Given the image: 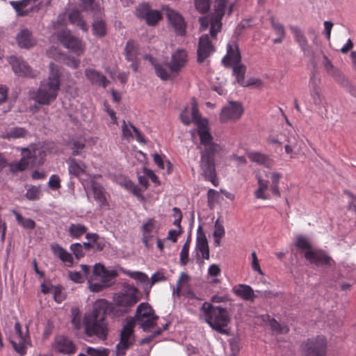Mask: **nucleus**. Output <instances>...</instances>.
<instances>
[{
	"label": "nucleus",
	"mask_w": 356,
	"mask_h": 356,
	"mask_svg": "<svg viewBox=\"0 0 356 356\" xmlns=\"http://www.w3.org/2000/svg\"><path fill=\"white\" fill-rule=\"evenodd\" d=\"M201 317L217 332L228 335L230 317L226 308L204 302L200 307Z\"/></svg>",
	"instance_id": "7ed1b4c3"
},
{
	"label": "nucleus",
	"mask_w": 356,
	"mask_h": 356,
	"mask_svg": "<svg viewBox=\"0 0 356 356\" xmlns=\"http://www.w3.org/2000/svg\"><path fill=\"white\" fill-rule=\"evenodd\" d=\"M67 163L70 175L78 177L85 171L86 166L82 162L78 163L75 159H72L68 161Z\"/></svg>",
	"instance_id": "09e8293b"
},
{
	"label": "nucleus",
	"mask_w": 356,
	"mask_h": 356,
	"mask_svg": "<svg viewBox=\"0 0 356 356\" xmlns=\"http://www.w3.org/2000/svg\"><path fill=\"white\" fill-rule=\"evenodd\" d=\"M15 331L18 336L19 341L16 342L12 339H9L14 350L21 355H24L26 353L28 345H31V339L29 334V328L26 327V332L22 330V327L19 321L15 323Z\"/></svg>",
	"instance_id": "f3484780"
},
{
	"label": "nucleus",
	"mask_w": 356,
	"mask_h": 356,
	"mask_svg": "<svg viewBox=\"0 0 356 356\" xmlns=\"http://www.w3.org/2000/svg\"><path fill=\"white\" fill-rule=\"evenodd\" d=\"M243 113V108L238 102H229L220 113V121L222 123L238 120Z\"/></svg>",
	"instance_id": "2eb2a0df"
},
{
	"label": "nucleus",
	"mask_w": 356,
	"mask_h": 356,
	"mask_svg": "<svg viewBox=\"0 0 356 356\" xmlns=\"http://www.w3.org/2000/svg\"><path fill=\"white\" fill-rule=\"evenodd\" d=\"M41 195V190L40 186H31L27 189L25 197L31 201L39 200Z\"/></svg>",
	"instance_id": "6e6d98bb"
},
{
	"label": "nucleus",
	"mask_w": 356,
	"mask_h": 356,
	"mask_svg": "<svg viewBox=\"0 0 356 356\" xmlns=\"http://www.w3.org/2000/svg\"><path fill=\"white\" fill-rule=\"evenodd\" d=\"M191 118L192 120L197 124V127L204 124H208V121L205 118H202L197 108V102L193 99L191 103Z\"/></svg>",
	"instance_id": "3c124183"
},
{
	"label": "nucleus",
	"mask_w": 356,
	"mask_h": 356,
	"mask_svg": "<svg viewBox=\"0 0 356 356\" xmlns=\"http://www.w3.org/2000/svg\"><path fill=\"white\" fill-rule=\"evenodd\" d=\"M157 318L158 316L149 304L142 302L137 307L133 320L134 322L138 323L144 331H147L156 325Z\"/></svg>",
	"instance_id": "6e6552de"
},
{
	"label": "nucleus",
	"mask_w": 356,
	"mask_h": 356,
	"mask_svg": "<svg viewBox=\"0 0 356 356\" xmlns=\"http://www.w3.org/2000/svg\"><path fill=\"white\" fill-rule=\"evenodd\" d=\"M257 180L259 185L258 188L254 191V196L257 199L268 200L269 195L266 193L268 188V181L264 180L261 175H257Z\"/></svg>",
	"instance_id": "58836bf2"
},
{
	"label": "nucleus",
	"mask_w": 356,
	"mask_h": 356,
	"mask_svg": "<svg viewBox=\"0 0 356 356\" xmlns=\"http://www.w3.org/2000/svg\"><path fill=\"white\" fill-rule=\"evenodd\" d=\"M196 250L201 253L204 259H209V248L206 236L204 234L197 236L196 239Z\"/></svg>",
	"instance_id": "ea45409f"
},
{
	"label": "nucleus",
	"mask_w": 356,
	"mask_h": 356,
	"mask_svg": "<svg viewBox=\"0 0 356 356\" xmlns=\"http://www.w3.org/2000/svg\"><path fill=\"white\" fill-rule=\"evenodd\" d=\"M49 74L47 79L40 81L37 90L29 91V97L40 105L49 106L54 102L60 88L61 74L58 67L54 63L49 65Z\"/></svg>",
	"instance_id": "f03ea898"
},
{
	"label": "nucleus",
	"mask_w": 356,
	"mask_h": 356,
	"mask_svg": "<svg viewBox=\"0 0 356 356\" xmlns=\"http://www.w3.org/2000/svg\"><path fill=\"white\" fill-rule=\"evenodd\" d=\"M85 76L87 79L92 83L106 88L109 83V81L101 72L95 69L87 68L85 70Z\"/></svg>",
	"instance_id": "7c9ffc66"
},
{
	"label": "nucleus",
	"mask_w": 356,
	"mask_h": 356,
	"mask_svg": "<svg viewBox=\"0 0 356 356\" xmlns=\"http://www.w3.org/2000/svg\"><path fill=\"white\" fill-rule=\"evenodd\" d=\"M58 39L63 44L65 47L70 49L77 56L83 54L85 46L82 41L72 35L70 31L63 30L58 34Z\"/></svg>",
	"instance_id": "f8f14e48"
},
{
	"label": "nucleus",
	"mask_w": 356,
	"mask_h": 356,
	"mask_svg": "<svg viewBox=\"0 0 356 356\" xmlns=\"http://www.w3.org/2000/svg\"><path fill=\"white\" fill-rule=\"evenodd\" d=\"M323 65L327 74L331 76L336 81L341 84L346 83L347 81L346 80L344 75L332 64L328 57L326 55H323Z\"/></svg>",
	"instance_id": "cd10ccee"
},
{
	"label": "nucleus",
	"mask_w": 356,
	"mask_h": 356,
	"mask_svg": "<svg viewBox=\"0 0 356 356\" xmlns=\"http://www.w3.org/2000/svg\"><path fill=\"white\" fill-rule=\"evenodd\" d=\"M124 51L126 59L127 60H132L138 58V56L139 54L138 47L134 40H129L127 41Z\"/></svg>",
	"instance_id": "49530a36"
},
{
	"label": "nucleus",
	"mask_w": 356,
	"mask_h": 356,
	"mask_svg": "<svg viewBox=\"0 0 356 356\" xmlns=\"http://www.w3.org/2000/svg\"><path fill=\"white\" fill-rule=\"evenodd\" d=\"M92 33L95 36L98 38L104 37L106 35L107 29L106 25L102 18L94 20L92 24Z\"/></svg>",
	"instance_id": "37998d69"
},
{
	"label": "nucleus",
	"mask_w": 356,
	"mask_h": 356,
	"mask_svg": "<svg viewBox=\"0 0 356 356\" xmlns=\"http://www.w3.org/2000/svg\"><path fill=\"white\" fill-rule=\"evenodd\" d=\"M132 344L120 339V342L116 346L117 356H124L126 350Z\"/></svg>",
	"instance_id": "e2e57ef3"
},
{
	"label": "nucleus",
	"mask_w": 356,
	"mask_h": 356,
	"mask_svg": "<svg viewBox=\"0 0 356 356\" xmlns=\"http://www.w3.org/2000/svg\"><path fill=\"white\" fill-rule=\"evenodd\" d=\"M234 3L229 2V0H216L214 11L212 13L211 28L210 33L213 38L221 31L222 19L227 13L229 15L232 14Z\"/></svg>",
	"instance_id": "423d86ee"
},
{
	"label": "nucleus",
	"mask_w": 356,
	"mask_h": 356,
	"mask_svg": "<svg viewBox=\"0 0 356 356\" xmlns=\"http://www.w3.org/2000/svg\"><path fill=\"white\" fill-rule=\"evenodd\" d=\"M173 216L175 218V220L173 222V225L177 227H180L181 222L182 219V213L181 210L177 207H174L172 209Z\"/></svg>",
	"instance_id": "774afa93"
},
{
	"label": "nucleus",
	"mask_w": 356,
	"mask_h": 356,
	"mask_svg": "<svg viewBox=\"0 0 356 356\" xmlns=\"http://www.w3.org/2000/svg\"><path fill=\"white\" fill-rule=\"evenodd\" d=\"M229 67H232L233 74L236 78V82L241 86H245V65L241 62Z\"/></svg>",
	"instance_id": "79ce46f5"
},
{
	"label": "nucleus",
	"mask_w": 356,
	"mask_h": 356,
	"mask_svg": "<svg viewBox=\"0 0 356 356\" xmlns=\"http://www.w3.org/2000/svg\"><path fill=\"white\" fill-rule=\"evenodd\" d=\"M118 275L115 270H107L103 265L96 264L88 279L89 289L91 291L99 292L102 289L111 286L113 283V279Z\"/></svg>",
	"instance_id": "20e7f679"
},
{
	"label": "nucleus",
	"mask_w": 356,
	"mask_h": 356,
	"mask_svg": "<svg viewBox=\"0 0 356 356\" xmlns=\"http://www.w3.org/2000/svg\"><path fill=\"white\" fill-rule=\"evenodd\" d=\"M68 18L72 24L78 26L83 31H88V27L78 10H73L71 11L69 13Z\"/></svg>",
	"instance_id": "a19ab883"
},
{
	"label": "nucleus",
	"mask_w": 356,
	"mask_h": 356,
	"mask_svg": "<svg viewBox=\"0 0 356 356\" xmlns=\"http://www.w3.org/2000/svg\"><path fill=\"white\" fill-rule=\"evenodd\" d=\"M70 248L76 259H80L84 255L83 245L79 243L71 244Z\"/></svg>",
	"instance_id": "680f3d73"
},
{
	"label": "nucleus",
	"mask_w": 356,
	"mask_h": 356,
	"mask_svg": "<svg viewBox=\"0 0 356 356\" xmlns=\"http://www.w3.org/2000/svg\"><path fill=\"white\" fill-rule=\"evenodd\" d=\"M296 246L302 251H304V253L309 251V250H313L309 241L307 239L306 237L302 236L297 237Z\"/></svg>",
	"instance_id": "4d7b16f0"
},
{
	"label": "nucleus",
	"mask_w": 356,
	"mask_h": 356,
	"mask_svg": "<svg viewBox=\"0 0 356 356\" xmlns=\"http://www.w3.org/2000/svg\"><path fill=\"white\" fill-rule=\"evenodd\" d=\"M300 348L305 356H325L327 340L324 336H317L304 341Z\"/></svg>",
	"instance_id": "1a4fd4ad"
},
{
	"label": "nucleus",
	"mask_w": 356,
	"mask_h": 356,
	"mask_svg": "<svg viewBox=\"0 0 356 356\" xmlns=\"http://www.w3.org/2000/svg\"><path fill=\"white\" fill-rule=\"evenodd\" d=\"M270 22L271 26L276 34L279 36H285V29L284 26L280 23L274 17H270Z\"/></svg>",
	"instance_id": "052dcab7"
},
{
	"label": "nucleus",
	"mask_w": 356,
	"mask_h": 356,
	"mask_svg": "<svg viewBox=\"0 0 356 356\" xmlns=\"http://www.w3.org/2000/svg\"><path fill=\"white\" fill-rule=\"evenodd\" d=\"M268 175H270V178L271 181L270 190L272 191V193L276 197H280L281 196V193L279 188V184L280 180L282 177V174L278 172H268L266 174V176H268Z\"/></svg>",
	"instance_id": "a18cd8bd"
},
{
	"label": "nucleus",
	"mask_w": 356,
	"mask_h": 356,
	"mask_svg": "<svg viewBox=\"0 0 356 356\" xmlns=\"http://www.w3.org/2000/svg\"><path fill=\"white\" fill-rule=\"evenodd\" d=\"M191 241L190 237H188L183 245L181 250L180 252L179 263L181 266H186L188 261V253H189V243Z\"/></svg>",
	"instance_id": "5fc2aeb1"
},
{
	"label": "nucleus",
	"mask_w": 356,
	"mask_h": 356,
	"mask_svg": "<svg viewBox=\"0 0 356 356\" xmlns=\"http://www.w3.org/2000/svg\"><path fill=\"white\" fill-rule=\"evenodd\" d=\"M111 307V305L107 300L100 299L95 301L90 312L85 314L83 325L87 337H95L100 341L107 339L108 324L106 320V314Z\"/></svg>",
	"instance_id": "f257e3e1"
},
{
	"label": "nucleus",
	"mask_w": 356,
	"mask_h": 356,
	"mask_svg": "<svg viewBox=\"0 0 356 356\" xmlns=\"http://www.w3.org/2000/svg\"><path fill=\"white\" fill-rule=\"evenodd\" d=\"M246 154L251 162L259 165L268 169H271L275 165V160L269 154L258 151H250Z\"/></svg>",
	"instance_id": "b1692460"
},
{
	"label": "nucleus",
	"mask_w": 356,
	"mask_h": 356,
	"mask_svg": "<svg viewBox=\"0 0 356 356\" xmlns=\"http://www.w3.org/2000/svg\"><path fill=\"white\" fill-rule=\"evenodd\" d=\"M187 53L184 49H177L171 56L170 62L168 63L170 72H179L186 63Z\"/></svg>",
	"instance_id": "bb28decb"
},
{
	"label": "nucleus",
	"mask_w": 356,
	"mask_h": 356,
	"mask_svg": "<svg viewBox=\"0 0 356 356\" xmlns=\"http://www.w3.org/2000/svg\"><path fill=\"white\" fill-rule=\"evenodd\" d=\"M136 15L144 19L149 26H155L162 18L161 13L157 10H152L148 3L140 4L136 9Z\"/></svg>",
	"instance_id": "dca6fc26"
},
{
	"label": "nucleus",
	"mask_w": 356,
	"mask_h": 356,
	"mask_svg": "<svg viewBox=\"0 0 356 356\" xmlns=\"http://www.w3.org/2000/svg\"><path fill=\"white\" fill-rule=\"evenodd\" d=\"M9 63L12 65L14 72L18 76H24L33 78L38 76V72L33 70L29 65L21 58L10 56Z\"/></svg>",
	"instance_id": "412c9836"
},
{
	"label": "nucleus",
	"mask_w": 356,
	"mask_h": 356,
	"mask_svg": "<svg viewBox=\"0 0 356 356\" xmlns=\"http://www.w3.org/2000/svg\"><path fill=\"white\" fill-rule=\"evenodd\" d=\"M165 11L170 25L173 29L175 34L179 36H184L186 34V22L184 17L177 11L165 6L163 8Z\"/></svg>",
	"instance_id": "ddd939ff"
},
{
	"label": "nucleus",
	"mask_w": 356,
	"mask_h": 356,
	"mask_svg": "<svg viewBox=\"0 0 356 356\" xmlns=\"http://www.w3.org/2000/svg\"><path fill=\"white\" fill-rule=\"evenodd\" d=\"M217 152H200V168L201 175L206 181H210L214 186L219 184L215 165V156Z\"/></svg>",
	"instance_id": "0eeeda50"
},
{
	"label": "nucleus",
	"mask_w": 356,
	"mask_h": 356,
	"mask_svg": "<svg viewBox=\"0 0 356 356\" xmlns=\"http://www.w3.org/2000/svg\"><path fill=\"white\" fill-rule=\"evenodd\" d=\"M122 272L129 277L138 281L141 284H143L145 289H149L154 284L166 280V277L163 273L161 271L154 273L152 275L150 280L145 273L140 271H131L122 268Z\"/></svg>",
	"instance_id": "9d476101"
},
{
	"label": "nucleus",
	"mask_w": 356,
	"mask_h": 356,
	"mask_svg": "<svg viewBox=\"0 0 356 356\" xmlns=\"http://www.w3.org/2000/svg\"><path fill=\"white\" fill-rule=\"evenodd\" d=\"M113 299L116 305L122 307L124 312H127L130 307L139 301L140 293L134 286L124 283L122 289L114 293Z\"/></svg>",
	"instance_id": "39448f33"
},
{
	"label": "nucleus",
	"mask_w": 356,
	"mask_h": 356,
	"mask_svg": "<svg viewBox=\"0 0 356 356\" xmlns=\"http://www.w3.org/2000/svg\"><path fill=\"white\" fill-rule=\"evenodd\" d=\"M289 29L293 34L295 41L298 44L300 49L304 53V55L306 56L314 57V51L309 47L308 40L303 31L296 26H290Z\"/></svg>",
	"instance_id": "5701e85b"
},
{
	"label": "nucleus",
	"mask_w": 356,
	"mask_h": 356,
	"mask_svg": "<svg viewBox=\"0 0 356 356\" xmlns=\"http://www.w3.org/2000/svg\"><path fill=\"white\" fill-rule=\"evenodd\" d=\"M48 185L52 190H57L60 188V179L57 175H52L49 179Z\"/></svg>",
	"instance_id": "0e129e2a"
},
{
	"label": "nucleus",
	"mask_w": 356,
	"mask_h": 356,
	"mask_svg": "<svg viewBox=\"0 0 356 356\" xmlns=\"http://www.w3.org/2000/svg\"><path fill=\"white\" fill-rule=\"evenodd\" d=\"M241 62V55L238 46L235 44L228 43L227 45V54L222 58V63L226 67Z\"/></svg>",
	"instance_id": "a878e982"
},
{
	"label": "nucleus",
	"mask_w": 356,
	"mask_h": 356,
	"mask_svg": "<svg viewBox=\"0 0 356 356\" xmlns=\"http://www.w3.org/2000/svg\"><path fill=\"white\" fill-rule=\"evenodd\" d=\"M319 83L320 80L316 78L314 75L310 77L309 81V94L314 104L318 107L323 106L325 102Z\"/></svg>",
	"instance_id": "393cba45"
},
{
	"label": "nucleus",
	"mask_w": 356,
	"mask_h": 356,
	"mask_svg": "<svg viewBox=\"0 0 356 356\" xmlns=\"http://www.w3.org/2000/svg\"><path fill=\"white\" fill-rule=\"evenodd\" d=\"M37 150L38 149L34 145H31L29 147L22 148V158L17 162L10 163V170L15 173L26 170L30 163L35 162L37 158Z\"/></svg>",
	"instance_id": "9b49d317"
},
{
	"label": "nucleus",
	"mask_w": 356,
	"mask_h": 356,
	"mask_svg": "<svg viewBox=\"0 0 356 356\" xmlns=\"http://www.w3.org/2000/svg\"><path fill=\"white\" fill-rule=\"evenodd\" d=\"M232 292L244 300L253 301L256 297L252 287L247 284H238L232 288Z\"/></svg>",
	"instance_id": "72a5a7b5"
},
{
	"label": "nucleus",
	"mask_w": 356,
	"mask_h": 356,
	"mask_svg": "<svg viewBox=\"0 0 356 356\" xmlns=\"http://www.w3.org/2000/svg\"><path fill=\"white\" fill-rule=\"evenodd\" d=\"M211 5V0H195V6L197 10L200 13H206L209 11Z\"/></svg>",
	"instance_id": "bf43d9fd"
},
{
	"label": "nucleus",
	"mask_w": 356,
	"mask_h": 356,
	"mask_svg": "<svg viewBox=\"0 0 356 356\" xmlns=\"http://www.w3.org/2000/svg\"><path fill=\"white\" fill-rule=\"evenodd\" d=\"M90 186L92 191L93 198L98 206L105 210L111 209V206L107 199V193L102 185L95 180H91Z\"/></svg>",
	"instance_id": "4be33fe9"
},
{
	"label": "nucleus",
	"mask_w": 356,
	"mask_h": 356,
	"mask_svg": "<svg viewBox=\"0 0 356 356\" xmlns=\"http://www.w3.org/2000/svg\"><path fill=\"white\" fill-rule=\"evenodd\" d=\"M86 353L89 356H108L109 350L105 348H95L88 347L86 348Z\"/></svg>",
	"instance_id": "13d9d810"
},
{
	"label": "nucleus",
	"mask_w": 356,
	"mask_h": 356,
	"mask_svg": "<svg viewBox=\"0 0 356 356\" xmlns=\"http://www.w3.org/2000/svg\"><path fill=\"white\" fill-rule=\"evenodd\" d=\"M32 3L30 0H21V1H11L10 4L15 10L17 15L25 16L29 13L27 10H24V8Z\"/></svg>",
	"instance_id": "8fccbe9b"
},
{
	"label": "nucleus",
	"mask_w": 356,
	"mask_h": 356,
	"mask_svg": "<svg viewBox=\"0 0 356 356\" xmlns=\"http://www.w3.org/2000/svg\"><path fill=\"white\" fill-rule=\"evenodd\" d=\"M305 258L316 266H331L334 261L321 250H309L304 253Z\"/></svg>",
	"instance_id": "a211bd4d"
},
{
	"label": "nucleus",
	"mask_w": 356,
	"mask_h": 356,
	"mask_svg": "<svg viewBox=\"0 0 356 356\" xmlns=\"http://www.w3.org/2000/svg\"><path fill=\"white\" fill-rule=\"evenodd\" d=\"M71 323L73 327L78 330H80L83 325L81 313L78 308L73 307L71 309Z\"/></svg>",
	"instance_id": "864d4df0"
},
{
	"label": "nucleus",
	"mask_w": 356,
	"mask_h": 356,
	"mask_svg": "<svg viewBox=\"0 0 356 356\" xmlns=\"http://www.w3.org/2000/svg\"><path fill=\"white\" fill-rule=\"evenodd\" d=\"M216 35L213 38L211 34H204L200 37L197 49V60L199 63H203L215 51L213 40L216 39Z\"/></svg>",
	"instance_id": "4468645a"
},
{
	"label": "nucleus",
	"mask_w": 356,
	"mask_h": 356,
	"mask_svg": "<svg viewBox=\"0 0 356 356\" xmlns=\"http://www.w3.org/2000/svg\"><path fill=\"white\" fill-rule=\"evenodd\" d=\"M142 232L143 242L146 248H149L152 245L150 243V240L156 232L154 219H148V220L143 225Z\"/></svg>",
	"instance_id": "473e14b6"
},
{
	"label": "nucleus",
	"mask_w": 356,
	"mask_h": 356,
	"mask_svg": "<svg viewBox=\"0 0 356 356\" xmlns=\"http://www.w3.org/2000/svg\"><path fill=\"white\" fill-rule=\"evenodd\" d=\"M12 212L15 215L17 223L23 228L26 229H33L35 228V223L34 220L31 218H23L22 216L15 210H13Z\"/></svg>",
	"instance_id": "603ef678"
},
{
	"label": "nucleus",
	"mask_w": 356,
	"mask_h": 356,
	"mask_svg": "<svg viewBox=\"0 0 356 356\" xmlns=\"http://www.w3.org/2000/svg\"><path fill=\"white\" fill-rule=\"evenodd\" d=\"M50 247L54 255L63 262L66 266H72L74 259L70 252L57 243H51Z\"/></svg>",
	"instance_id": "c756f323"
},
{
	"label": "nucleus",
	"mask_w": 356,
	"mask_h": 356,
	"mask_svg": "<svg viewBox=\"0 0 356 356\" xmlns=\"http://www.w3.org/2000/svg\"><path fill=\"white\" fill-rule=\"evenodd\" d=\"M88 227L81 223H72L69 226L68 232L69 234L73 238H79L83 234H86Z\"/></svg>",
	"instance_id": "de8ad7c7"
},
{
	"label": "nucleus",
	"mask_w": 356,
	"mask_h": 356,
	"mask_svg": "<svg viewBox=\"0 0 356 356\" xmlns=\"http://www.w3.org/2000/svg\"><path fill=\"white\" fill-rule=\"evenodd\" d=\"M79 6L83 11L92 13L95 15H102L101 9L94 0H81Z\"/></svg>",
	"instance_id": "c03bdc74"
},
{
	"label": "nucleus",
	"mask_w": 356,
	"mask_h": 356,
	"mask_svg": "<svg viewBox=\"0 0 356 356\" xmlns=\"http://www.w3.org/2000/svg\"><path fill=\"white\" fill-rule=\"evenodd\" d=\"M145 60H148L153 65L156 74L162 80L165 81L169 79L170 73L168 63H159L151 56L146 55Z\"/></svg>",
	"instance_id": "2f4dec72"
},
{
	"label": "nucleus",
	"mask_w": 356,
	"mask_h": 356,
	"mask_svg": "<svg viewBox=\"0 0 356 356\" xmlns=\"http://www.w3.org/2000/svg\"><path fill=\"white\" fill-rule=\"evenodd\" d=\"M16 40L19 47L29 49L35 44L31 37V33L28 29L22 30L16 36Z\"/></svg>",
	"instance_id": "c9c22d12"
},
{
	"label": "nucleus",
	"mask_w": 356,
	"mask_h": 356,
	"mask_svg": "<svg viewBox=\"0 0 356 356\" xmlns=\"http://www.w3.org/2000/svg\"><path fill=\"white\" fill-rule=\"evenodd\" d=\"M134 322L129 320L123 326L120 332V339L133 344L135 341L134 335Z\"/></svg>",
	"instance_id": "e433bc0d"
},
{
	"label": "nucleus",
	"mask_w": 356,
	"mask_h": 356,
	"mask_svg": "<svg viewBox=\"0 0 356 356\" xmlns=\"http://www.w3.org/2000/svg\"><path fill=\"white\" fill-rule=\"evenodd\" d=\"M69 277L76 283H83L86 280L85 276L81 273L77 271H70Z\"/></svg>",
	"instance_id": "338daca9"
},
{
	"label": "nucleus",
	"mask_w": 356,
	"mask_h": 356,
	"mask_svg": "<svg viewBox=\"0 0 356 356\" xmlns=\"http://www.w3.org/2000/svg\"><path fill=\"white\" fill-rule=\"evenodd\" d=\"M29 135L28 130L24 127H13L1 134L3 139L10 140L12 139L25 138Z\"/></svg>",
	"instance_id": "f704fd0d"
},
{
	"label": "nucleus",
	"mask_w": 356,
	"mask_h": 356,
	"mask_svg": "<svg viewBox=\"0 0 356 356\" xmlns=\"http://www.w3.org/2000/svg\"><path fill=\"white\" fill-rule=\"evenodd\" d=\"M52 347L56 353L62 355H72L76 351V345L72 340L62 335L55 338Z\"/></svg>",
	"instance_id": "6ab92c4d"
},
{
	"label": "nucleus",
	"mask_w": 356,
	"mask_h": 356,
	"mask_svg": "<svg viewBox=\"0 0 356 356\" xmlns=\"http://www.w3.org/2000/svg\"><path fill=\"white\" fill-rule=\"evenodd\" d=\"M197 134L200 137V145L204 146V148L200 152H209L212 150L213 152H217L218 145L213 142V137L209 130L208 124H202L197 127Z\"/></svg>",
	"instance_id": "aec40b11"
},
{
	"label": "nucleus",
	"mask_w": 356,
	"mask_h": 356,
	"mask_svg": "<svg viewBox=\"0 0 356 356\" xmlns=\"http://www.w3.org/2000/svg\"><path fill=\"white\" fill-rule=\"evenodd\" d=\"M263 321L268 322L271 330L276 334H286L289 331V327L287 325L279 323L275 318H270L269 315L264 316Z\"/></svg>",
	"instance_id": "4c0bfd02"
},
{
	"label": "nucleus",
	"mask_w": 356,
	"mask_h": 356,
	"mask_svg": "<svg viewBox=\"0 0 356 356\" xmlns=\"http://www.w3.org/2000/svg\"><path fill=\"white\" fill-rule=\"evenodd\" d=\"M212 15L211 16H204L199 18L200 24V30L205 31L210 26L211 28Z\"/></svg>",
	"instance_id": "69168bd1"
},
{
	"label": "nucleus",
	"mask_w": 356,
	"mask_h": 356,
	"mask_svg": "<svg viewBox=\"0 0 356 356\" xmlns=\"http://www.w3.org/2000/svg\"><path fill=\"white\" fill-rule=\"evenodd\" d=\"M122 136L129 141L134 138V133L135 135V138L138 143H145L143 134L130 122H127L125 120L122 121Z\"/></svg>",
	"instance_id": "c85d7f7f"
}]
</instances>
